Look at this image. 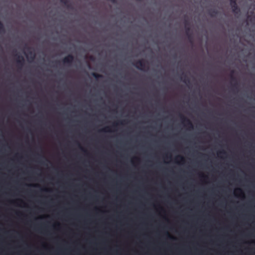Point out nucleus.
I'll return each mask as SVG.
<instances>
[{
  "label": "nucleus",
  "mask_w": 255,
  "mask_h": 255,
  "mask_svg": "<svg viewBox=\"0 0 255 255\" xmlns=\"http://www.w3.org/2000/svg\"><path fill=\"white\" fill-rule=\"evenodd\" d=\"M77 143L78 144V145L79 146V148L82 150L84 152H87V150H86L84 148H83L81 144L78 142H77Z\"/></svg>",
  "instance_id": "nucleus-17"
},
{
  "label": "nucleus",
  "mask_w": 255,
  "mask_h": 255,
  "mask_svg": "<svg viewBox=\"0 0 255 255\" xmlns=\"http://www.w3.org/2000/svg\"><path fill=\"white\" fill-rule=\"evenodd\" d=\"M189 23L187 20H185V32L186 34H188L190 33V28L189 27Z\"/></svg>",
  "instance_id": "nucleus-8"
},
{
  "label": "nucleus",
  "mask_w": 255,
  "mask_h": 255,
  "mask_svg": "<svg viewBox=\"0 0 255 255\" xmlns=\"http://www.w3.org/2000/svg\"><path fill=\"white\" fill-rule=\"evenodd\" d=\"M29 54L32 55V56L30 57L31 60H33L35 58V54L33 53L32 51H30Z\"/></svg>",
  "instance_id": "nucleus-18"
},
{
  "label": "nucleus",
  "mask_w": 255,
  "mask_h": 255,
  "mask_svg": "<svg viewBox=\"0 0 255 255\" xmlns=\"http://www.w3.org/2000/svg\"><path fill=\"white\" fill-rule=\"evenodd\" d=\"M165 235H166L168 237H169V238H171V239H173V238L172 236H171L169 235V233H168V232H166L165 233Z\"/></svg>",
  "instance_id": "nucleus-20"
},
{
  "label": "nucleus",
  "mask_w": 255,
  "mask_h": 255,
  "mask_svg": "<svg viewBox=\"0 0 255 255\" xmlns=\"http://www.w3.org/2000/svg\"><path fill=\"white\" fill-rule=\"evenodd\" d=\"M5 30L3 23L0 21V33H4Z\"/></svg>",
  "instance_id": "nucleus-10"
},
{
  "label": "nucleus",
  "mask_w": 255,
  "mask_h": 255,
  "mask_svg": "<svg viewBox=\"0 0 255 255\" xmlns=\"http://www.w3.org/2000/svg\"><path fill=\"white\" fill-rule=\"evenodd\" d=\"M200 176L202 178H207V176H205L204 174H200Z\"/></svg>",
  "instance_id": "nucleus-22"
},
{
  "label": "nucleus",
  "mask_w": 255,
  "mask_h": 255,
  "mask_svg": "<svg viewBox=\"0 0 255 255\" xmlns=\"http://www.w3.org/2000/svg\"><path fill=\"white\" fill-rule=\"evenodd\" d=\"M134 65L136 68L141 71L144 70L146 67L145 61L143 59L137 61Z\"/></svg>",
  "instance_id": "nucleus-2"
},
{
  "label": "nucleus",
  "mask_w": 255,
  "mask_h": 255,
  "mask_svg": "<svg viewBox=\"0 0 255 255\" xmlns=\"http://www.w3.org/2000/svg\"><path fill=\"white\" fill-rule=\"evenodd\" d=\"M230 1L232 12L235 14H238L240 13L241 10L237 4V0H230Z\"/></svg>",
  "instance_id": "nucleus-1"
},
{
  "label": "nucleus",
  "mask_w": 255,
  "mask_h": 255,
  "mask_svg": "<svg viewBox=\"0 0 255 255\" xmlns=\"http://www.w3.org/2000/svg\"><path fill=\"white\" fill-rule=\"evenodd\" d=\"M178 159H179L180 161L181 162L183 163L185 161V159H184V158L182 156L178 155L177 157H176V158H175V160H177Z\"/></svg>",
  "instance_id": "nucleus-14"
},
{
  "label": "nucleus",
  "mask_w": 255,
  "mask_h": 255,
  "mask_svg": "<svg viewBox=\"0 0 255 255\" xmlns=\"http://www.w3.org/2000/svg\"><path fill=\"white\" fill-rule=\"evenodd\" d=\"M74 60V56L72 54H69L65 57L62 61L64 64L70 65Z\"/></svg>",
  "instance_id": "nucleus-5"
},
{
  "label": "nucleus",
  "mask_w": 255,
  "mask_h": 255,
  "mask_svg": "<svg viewBox=\"0 0 255 255\" xmlns=\"http://www.w3.org/2000/svg\"><path fill=\"white\" fill-rule=\"evenodd\" d=\"M92 75L96 79H98L100 78L103 77V76L102 75L94 72L92 73Z\"/></svg>",
  "instance_id": "nucleus-13"
},
{
  "label": "nucleus",
  "mask_w": 255,
  "mask_h": 255,
  "mask_svg": "<svg viewBox=\"0 0 255 255\" xmlns=\"http://www.w3.org/2000/svg\"><path fill=\"white\" fill-rule=\"evenodd\" d=\"M17 57L16 59V62L17 63V67L19 69H21L24 64V57L22 56L19 55H16Z\"/></svg>",
  "instance_id": "nucleus-4"
},
{
  "label": "nucleus",
  "mask_w": 255,
  "mask_h": 255,
  "mask_svg": "<svg viewBox=\"0 0 255 255\" xmlns=\"http://www.w3.org/2000/svg\"><path fill=\"white\" fill-rule=\"evenodd\" d=\"M234 73V70H232L231 71V74H230V76H231V79H232V81H234L235 82L233 84V87L234 88H235V89H237L238 88V82H237V80H236V78L233 76V74Z\"/></svg>",
  "instance_id": "nucleus-6"
},
{
  "label": "nucleus",
  "mask_w": 255,
  "mask_h": 255,
  "mask_svg": "<svg viewBox=\"0 0 255 255\" xmlns=\"http://www.w3.org/2000/svg\"><path fill=\"white\" fill-rule=\"evenodd\" d=\"M218 11L215 9H211L209 10V14L211 17H214L217 15Z\"/></svg>",
  "instance_id": "nucleus-7"
},
{
  "label": "nucleus",
  "mask_w": 255,
  "mask_h": 255,
  "mask_svg": "<svg viewBox=\"0 0 255 255\" xmlns=\"http://www.w3.org/2000/svg\"><path fill=\"white\" fill-rule=\"evenodd\" d=\"M219 154L223 153V154H226V152L224 150H222L221 151H219Z\"/></svg>",
  "instance_id": "nucleus-23"
},
{
  "label": "nucleus",
  "mask_w": 255,
  "mask_h": 255,
  "mask_svg": "<svg viewBox=\"0 0 255 255\" xmlns=\"http://www.w3.org/2000/svg\"><path fill=\"white\" fill-rule=\"evenodd\" d=\"M100 131L102 132H111V128L110 127H106L102 129H101Z\"/></svg>",
  "instance_id": "nucleus-11"
},
{
  "label": "nucleus",
  "mask_w": 255,
  "mask_h": 255,
  "mask_svg": "<svg viewBox=\"0 0 255 255\" xmlns=\"http://www.w3.org/2000/svg\"><path fill=\"white\" fill-rule=\"evenodd\" d=\"M181 80L185 83H189L190 81L189 79L187 78V77L184 75V76L181 77Z\"/></svg>",
  "instance_id": "nucleus-12"
},
{
  "label": "nucleus",
  "mask_w": 255,
  "mask_h": 255,
  "mask_svg": "<svg viewBox=\"0 0 255 255\" xmlns=\"http://www.w3.org/2000/svg\"><path fill=\"white\" fill-rule=\"evenodd\" d=\"M61 3H62L64 5L67 6L68 8L71 7V5L69 3L68 0H59Z\"/></svg>",
  "instance_id": "nucleus-9"
},
{
  "label": "nucleus",
  "mask_w": 255,
  "mask_h": 255,
  "mask_svg": "<svg viewBox=\"0 0 255 255\" xmlns=\"http://www.w3.org/2000/svg\"><path fill=\"white\" fill-rule=\"evenodd\" d=\"M120 124L121 125H123V121H121L119 123H114L113 126H112V128H116L118 125Z\"/></svg>",
  "instance_id": "nucleus-16"
},
{
  "label": "nucleus",
  "mask_w": 255,
  "mask_h": 255,
  "mask_svg": "<svg viewBox=\"0 0 255 255\" xmlns=\"http://www.w3.org/2000/svg\"><path fill=\"white\" fill-rule=\"evenodd\" d=\"M34 186H38V185H34Z\"/></svg>",
  "instance_id": "nucleus-24"
},
{
  "label": "nucleus",
  "mask_w": 255,
  "mask_h": 255,
  "mask_svg": "<svg viewBox=\"0 0 255 255\" xmlns=\"http://www.w3.org/2000/svg\"><path fill=\"white\" fill-rule=\"evenodd\" d=\"M188 36V38L189 41L191 43H193V36L191 33H189L188 34H186Z\"/></svg>",
  "instance_id": "nucleus-15"
},
{
  "label": "nucleus",
  "mask_w": 255,
  "mask_h": 255,
  "mask_svg": "<svg viewBox=\"0 0 255 255\" xmlns=\"http://www.w3.org/2000/svg\"><path fill=\"white\" fill-rule=\"evenodd\" d=\"M109 1H111L112 3L115 4L117 3V0H109Z\"/></svg>",
  "instance_id": "nucleus-21"
},
{
  "label": "nucleus",
  "mask_w": 255,
  "mask_h": 255,
  "mask_svg": "<svg viewBox=\"0 0 255 255\" xmlns=\"http://www.w3.org/2000/svg\"><path fill=\"white\" fill-rule=\"evenodd\" d=\"M240 192L242 195H244V193L241 189H240V188L237 189L236 190V192Z\"/></svg>",
  "instance_id": "nucleus-19"
},
{
  "label": "nucleus",
  "mask_w": 255,
  "mask_h": 255,
  "mask_svg": "<svg viewBox=\"0 0 255 255\" xmlns=\"http://www.w3.org/2000/svg\"><path fill=\"white\" fill-rule=\"evenodd\" d=\"M179 117L182 123H185L186 124V126H187L189 128H193V124L192 122L190 121V120H189L188 118H187L186 117H185L184 115L181 114L179 115Z\"/></svg>",
  "instance_id": "nucleus-3"
}]
</instances>
